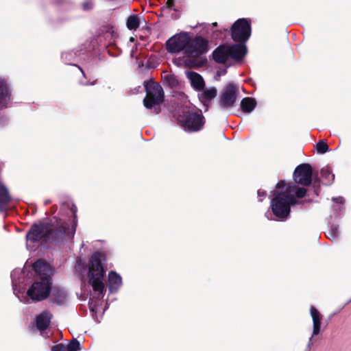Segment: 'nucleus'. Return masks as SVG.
<instances>
[{
  "label": "nucleus",
  "mask_w": 351,
  "mask_h": 351,
  "mask_svg": "<svg viewBox=\"0 0 351 351\" xmlns=\"http://www.w3.org/2000/svg\"><path fill=\"white\" fill-rule=\"evenodd\" d=\"M73 219L65 220L53 217L49 221L33 223L26 233V239L32 243L41 242L53 245L61 243L65 239H71L77 224V207H71Z\"/></svg>",
  "instance_id": "f257e3e1"
},
{
  "label": "nucleus",
  "mask_w": 351,
  "mask_h": 351,
  "mask_svg": "<svg viewBox=\"0 0 351 351\" xmlns=\"http://www.w3.org/2000/svg\"><path fill=\"white\" fill-rule=\"evenodd\" d=\"M32 268L36 276L33 283L27 291V295L33 302L43 301L49 297L51 291L52 270L42 259L34 262Z\"/></svg>",
  "instance_id": "f03ea898"
},
{
  "label": "nucleus",
  "mask_w": 351,
  "mask_h": 351,
  "mask_svg": "<svg viewBox=\"0 0 351 351\" xmlns=\"http://www.w3.org/2000/svg\"><path fill=\"white\" fill-rule=\"evenodd\" d=\"M105 261V256L100 252H95L90 258L88 265V283L93 287L94 291L98 292L99 295H104L105 286L104 284V278L106 274V269L102 264Z\"/></svg>",
  "instance_id": "7ed1b4c3"
},
{
  "label": "nucleus",
  "mask_w": 351,
  "mask_h": 351,
  "mask_svg": "<svg viewBox=\"0 0 351 351\" xmlns=\"http://www.w3.org/2000/svg\"><path fill=\"white\" fill-rule=\"evenodd\" d=\"M294 195L287 192H275L274 197L271 202V208L273 214L280 220H285L291 212V206L298 204Z\"/></svg>",
  "instance_id": "20e7f679"
},
{
  "label": "nucleus",
  "mask_w": 351,
  "mask_h": 351,
  "mask_svg": "<svg viewBox=\"0 0 351 351\" xmlns=\"http://www.w3.org/2000/svg\"><path fill=\"white\" fill-rule=\"evenodd\" d=\"M208 49V42L206 39L200 36H197L193 39L190 38L186 50L184 51L186 56L191 58L189 60V64L195 67L203 66L207 62L206 59L197 60L196 58L207 53Z\"/></svg>",
  "instance_id": "39448f33"
},
{
  "label": "nucleus",
  "mask_w": 351,
  "mask_h": 351,
  "mask_svg": "<svg viewBox=\"0 0 351 351\" xmlns=\"http://www.w3.org/2000/svg\"><path fill=\"white\" fill-rule=\"evenodd\" d=\"M146 95L143 99V105L147 109L154 108L156 114L160 112V106L165 99L164 90L160 84L152 79L144 82Z\"/></svg>",
  "instance_id": "423d86ee"
},
{
  "label": "nucleus",
  "mask_w": 351,
  "mask_h": 351,
  "mask_svg": "<svg viewBox=\"0 0 351 351\" xmlns=\"http://www.w3.org/2000/svg\"><path fill=\"white\" fill-rule=\"evenodd\" d=\"M179 122L185 132H196L203 129L205 124V118L201 113L186 111L180 117Z\"/></svg>",
  "instance_id": "0eeeda50"
},
{
  "label": "nucleus",
  "mask_w": 351,
  "mask_h": 351,
  "mask_svg": "<svg viewBox=\"0 0 351 351\" xmlns=\"http://www.w3.org/2000/svg\"><path fill=\"white\" fill-rule=\"evenodd\" d=\"M239 86L233 82H229L221 90L219 104L223 109H230L234 106L238 95Z\"/></svg>",
  "instance_id": "6e6552de"
},
{
  "label": "nucleus",
  "mask_w": 351,
  "mask_h": 351,
  "mask_svg": "<svg viewBox=\"0 0 351 351\" xmlns=\"http://www.w3.org/2000/svg\"><path fill=\"white\" fill-rule=\"evenodd\" d=\"M251 36L250 22L246 19L237 20L231 27V37L236 43H245Z\"/></svg>",
  "instance_id": "1a4fd4ad"
},
{
  "label": "nucleus",
  "mask_w": 351,
  "mask_h": 351,
  "mask_svg": "<svg viewBox=\"0 0 351 351\" xmlns=\"http://www.w3.org/2000/svg\"><path fill=\"white\" fill-rule=\"evenodd\" d=\"M190 41V36L186 32L177 34L166 42V49L171 53H178L186 50L187 45Z\"/></svg>",
  "instance_id": "9d476101"
},
{
  "label": "nucleus",
  "mask_w": 351,
  "mask_h": 351,
  "mask_svg": "<svg viewBox=\"0 0 351 351\" xmlns=\"http://www.w3.org/2000/svg\"><path fill=\"white\" fill-rule=\"evenodd\" d=\"M293 178L295 184L302 186H309L313 181V168L310 164L302 163L295 169Z\"/></svg>",
  "instance_id": "9b49d317"
},
{
  "label": "nucleus",
  "mask_w": 351,
  "mask_h": 351,
  "mask_svg": "<svg viewBox=\"0 0 351 351\" xmlns=\"http://www.w3.org/2000/svg\"><path fill=\"white\" fill-rule=\"evenodd\" d=\"M311 316L313 319V333L312 336L309 338L308 343V348L310 349L313 345L312 339L315 335L319 334L321 330V321L322 319V315L319 311L313 306H311L310 308Z\"/></svg>",
  "instance_id": "f8f14e48"
},
{
  "label": "nucleus",
  "mask_w": 351,
  "mask_h": 351,
  "mask_svg": "<svg viewBox=\"0 0 351 351\" xmlns=\"http://www.w3.org/2000/svg\"><path fill=\"white\" fill-rule=\"evenodd\" d=\"M229 56L236 62L241 61L247 53V48L245 43H237L228 45Z\"/></svg>",
  "instance_id": "ddd939ff"
},
{
  "label": "nucleus",
  "mask_w": 351,
  "mask_h": 351,
  "mask_svg": "<svg viewBox=\"0 0 351 351\" xmlns=\"http://www.w3.org/2000/svg\"><path fill=\"white\" fill-rule=\"evenodd\" d=\"M213 60L219 64H224L230 58L228 45L218 46L212 53Z\"/></svg>",
  "instance_id": "4468645a"
},
{
  "label": "nucleus",
  "mask_w": 351,
  "mask_h": 351,
  "mask_svg": "<svg viewBox=\"0 0 351 351\" xmlns=\"http://www.w3.org/2000/svg\"><path fill=\"white\" fill-rule=\"evenodd\" d=\"M52 315L49 311H44L36 317V325L40 331H44L50 325Z\"/></svg>",
  "instance_id": "2eb2a0df"
},
{
  "label": "nucleus",
  "mask_w": 351,
  "mask_h": 351,
  "mask_svg": "<svg viewBox=\"0 0 351 351\" xmlns=\"http://www.w3.org/2000/svg\"><path fill=\"white\" fill-rule=\"evenodd\" d=\"M12 197L7 187L3 182H0V213L6 212Z\"/></svg>",
  "instance_id": "dca6fc26"
},
{
  "label": "nucleus",
  "mask_w": 351,
  "mask_h": 351,
  "mask_svg": "<svg viewBox=\"0 0 351 351\" xmlns=\"http://www.w3.org/2000/svg\"><path fill=\"white\" fill-rule=\"evenodd\" d=\"M11 93L7 82L0 79V108H6L10 99Z\"/></svg>",
  "instance_id": "f3484780"
},
{
  "label": "nucleus",
  "mask_w": 351,
  "mask_h": 351,
  "mask_svg": "<svg viewBox=\"0 0 351 351\" xmlns=\"http://www.w3.org/2000/svg\"><path fill=\"white\" fill-rule=\"evenodd\" d=\"M187 77L195 90L199 91L204 89L205 82L201 75L194 71H189L187 73Z\"/></svg>",
  "instance_id": "a211bd4d"
},
{
  "label": "nucleus",
  "mask_w": 351,
  "mask_h": 351,
  "mask_svg": "<svg viewBox=\"0 0 351 351\" xmlns=\"http://www.w3.org/2000/svg\"><path fill=\"white\" fill-rule=\"evenodd\" d=\"M202 90L203 91L198 95V98L199 101L206 106V108H208L210 101L217 96V90L215 87H212L209 89H203Z\"/></svg>",
  "instance_id": "6ab92c4d"
},
{
  "label": "nucleus",
  "mask_w": 351,
  "mask_h": 351,
  "mask_svg": "<svg viewBox=\"0 0 351 351\" xmlns=\"http://www.w3.org/2000/svg\"><path fill=\"white\" fill-rule=\"evenodd\" d=\"M122 284L121 277L116 271H111L108 274V287L110 292L117 291Z\"/></svg>",
  "instance_id": "aec40b11"
},
{
  "label": "nucleus",
  "mask_w": 351,
  "mask_h": 351,
  "mask_svg": "<svg viewBox=\"0 0 351 351\" xmlns=\"http://www.w3.org/2000/svg\"><path fill=\"white\" fill-rule=\"evenodd\" d=\"M241 109L243 112L250 113L256 106V101L253 97H245L241 101Z\"/></svg>",
  "instance_id": "412c9836"
},
{
  "label": "nucleus",
  "mask_w": 351,
  "mask_h": 351,
  "mask_svg": "<svg viewBox=\"0 0 351 351\" xmlns=\"http://www.w3.org/2000/svg\"><path fill=\"white\" fill-rule=\"evenodd\" d=\"M126 25L130 30L137 29L140 26V18L138 15H130L127 19Z\"/></svg>",
  "instance_id": "4be33fe9"
},
{
  "label": "nucleus",
  "mask_w": 351,
  "mask_h": 351,
  "mask_svg": "<svg viewBox=\"0 0 351 351\" xmlns=\"http://www.w3.org/2000/svg\"><path fill=\"white\" fill-rule=\"evenodd\" d=\"M51 291L52 292V296L53 298V300L58 304H62L66 301V294L63 290L55 287L53 289H51Z\"/></svg>",
  "instance_id": "5701e85b"
},
{
  "label": "nucleus",
  "mask_w": 351,
  "mask_h": 351,
  "mask_svg": "<svg viewBox=\"0 0 351 351\" xmlns=\"http://www.w3.org/2000/svg\"><path fill=\"white\" fill-rule=\"evenodd\" d=\"M164 84L171 88H177L178 86H179L180 84L176 76L171 74H168L165 76Z\"/></svg>",
  "instance_id": "b1692460"
},
{
  "label": "nucleus",
  "mask_w": 351,
  "mask_h": 351,
  "mask_svg": "<svg viewBox=\"0 0 351 351\" xmlns=\"http://www.w3.org/2000/svg\"><path fill=\"white\" fill-rule=\"evenodd\" d=\"M321 176L325 180V184H331L335 180V175L332 173L328 168H322L321 169Z\"/></svg>",
  "instance_id": "393cba45"
},
{
  "label": "nucleus",
  "mask_w": 351,
  "mask_h": 351,
  "mask_svg": "<svg viewBox=\"0 0 351 351\" xmlns=\"http://www.w3.org/2000/svg\"><path fill=\"white\" fill-rule=\"evenodd\" d=\"M315 149L317 153L325 154L329 150V146L324 140H320L315 145Z\"/></svg>",
  "instance_id": "a878e982"
},
{
  "label": "nucleus",
  "mask_w": 351,
  "mask_h": 351,
  "mask_svg": "<svg viewBox=\"0 0 351 351\" xmlns=\"http://www.w3.org/2000/svg\"><path fill=\"white\" fill-rule=\"evenodd\" d=\"M81 350V345L80 341L73 338L72 340L69 341L66 346L67 351H77Z\"/></svg>",
  "instance_id": "bb28decb"
},
{
  "label": "nucleus",
  "mask_w": 351,
  "mask_h": 351,
  "mask_svg": "<svg viewBox=\"0 0 351 351\" xmlns=\"http://www.w3.org/2000/svg\"><path fill=\"white\" fill-rule=\"evenodd\" d=\"M328 237L330 239H335L339 237V226L336 225H332L330 230L328 232Z\"/></svg>",
  "instance_id": "cd10ccee"
},
{
  "label": "nucleus",
  "mask_w": 351,
  "mask_h": 351,
  "mask_svg": "<svg viewBox=\"0 0 351 351\" xmlns=\"http://www.w3.org/2000/svg\"><path fill=\"white\" fill-rule=\"evenodd\" d=\"M306 193H307V190L304 188V187H298L295 189V197H298V198H302L304 197L306 195Z\"/></svg>",
  "instance_id": "c85d7f7f"
},
{
  "label": "nucleus",
  "mask_w": 351,
  "mask_h": 351,
  "mask_svg": "<svg viewBox=\"0 0 351 351\" xmlns=\"http://www.w3.org/2000/svg\"><path fill=\"white\" fill-rule=\"evenodd\" d=\"M175 0H167L166 2V5L163 6L161 10L165 11L166 10H173L174 11H177V9L174 8Z\"/></svg>",
  "instance_id": "c756f323"
},
{
  "label": "nucleus",
  "mask_w": 351,
  "mask_h": 351,
  "mask_svg": "<svg viewBox=\"0 0 351 351\" xmlns=\"http://www.w3.org/2000/svg\"><path fill=\"white\" fill-rule=\"evenodd\" d=\"M66 347L63 343H58L52 346L51 351H66Z\"/></svg>",
  "instance_id": "7c9ffc66"
},
{
  "label": "nucleus",
  "mask_w": 351,
  "mask_h": 351,
  "mask_svg": "<svg viewBox=\"0 0 351 351\" xmlns=\"http://www.w3.org/2000/svg\"><path fill=\"white\" fill-rule=\"evenodd\" d=\"M319 182H320V180L318 177H315L314 178H313L312 183H313V187L315 188V192L317 195L318 194L317 189L319 187Z\"/></svg>",
  "instance_id": "2f4dec72"
},
{
  "label": "nucleus",
  "mask_w": 351,
  "mask_h": 351,
  "mask_svg": "<svg viewBox=\"0 0 351 351\" xmlns=\"http://www.w3.org/2000/svg\"><path fill=\"white\" fill-rule=\"evenodd\" d=\"M257 194H258V197L260 202H262L263 200V199L267 195L266 192L265 191H262L261 189L258 190Z\"/></svg>",
  "instance_id": "473e14b6"
},
{
  "label": "nucleus",
  "mask_w": 351,
  "mask_h": 351,
  "mask_svg": "<svg viewBox=\"0 0 351 351\" xmlns=\"http://www.w3.org/2000/svg\"><path fill=\"white\" fill-rule=\"evenodd\" d=\"M286 185V182L284 180H280L277 184L276 188L278 189H283Z\"/></svg>",
  "instance_id": "72a5a7b5"
},
{
  "label": "nucleus",
  "mask_w": 351,
  "mask_h": 351,
  "mask_svg": "<svg viewBox=\"0 0 351 351\" xmlns=\"http://www.w3.org/2000/svg\"><path fill=\"white\" fill-rule=\"evenodd\" d=\"M76 66H77L79 68V69L81 71V72L82 73L83 75H84V76H85V73H84V72L83 69H82L80 66H77V65H76Z\"/></svg>",
  "instance_id": "f704fd0d"
},
{
  "label": "nucleus",
  "mask_w": 351,
  "mask_h": 351,
  "mask_svg": "<svg viewBox=\"0 0 351 351\" xmlns=\"http://www.w3.org/2000/svg\"><path fill=\"white\" fill-rule=\"evenodd\" d=\"M213 26H217V23L215 22V23H213Z\"/></svg>",
  "instance_id": "c9c22d12"
},
{
  "label": "nucleus",
  "mask_w": 351,
  "mask_h": 351,
  "mask_svg": "<svg viewBox=\"0 0 351 351\" xmlns=\"http://www.w3.org/2000/svg\"><path fill=\"white\" fill-rule=\"evenodd\" d=\"M84 5L88 7V5H86V3H84Z\"/></svg>",
  "instance_id": "e433bc0d"
},
{
  "label": "nucleus",
  "mask_w": 351,
  "mask_h": 351,
  "mask_svg": "<svg viewBox=\"0 0 351 351\" xmlns=\"http://www.w3.org/2000/svg\"><path fill=\"white\" fill-rule=\"evenodd\" d=\"M84 5L88 7V5H86V3H84Z\"/></svg>",
  "instance_id": "4c0bfd02"
}]
</instances>
